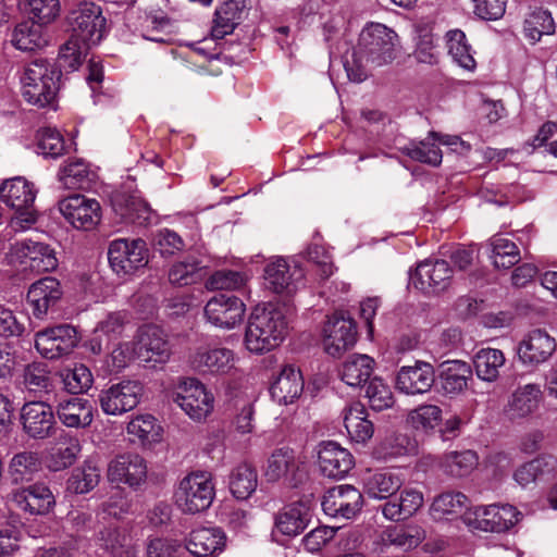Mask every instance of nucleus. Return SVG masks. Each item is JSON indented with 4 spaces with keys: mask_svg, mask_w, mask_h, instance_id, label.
Masks as SVG:
<instances>
[{
    "mask_svg": "<svg viewBox=\"0 0 557 557\" xmlns=\"http://www.w3.org/2000/svg\"><path fill=\"white\" fill-rule=\"evenodd\" d=\"M40 26L27 22L18 24L12 35L13 46L23 51H33L45 47L47 40L41 35Z\"/></svg>",
    "mask_w": 557,
    "mask_h": 557,
    "instance_id": "55",
    "label": "nucleus"
},
{
    "mask_svg": "<svg viewBox=\"0 0 557 557\" xmlns=\"http://www.w3.org/2000/svg\"><path fill=\"white\" fill-rule=\"evenodd\" d=\"M435 382L431 363L416 361L412 366H403L395 377V388L401 394L416 396L428 393Z\"/></svg>",
    "mask_w": 557,
    "mask_h": 557,
    "instance_id": "16",
    "label": "nucleus"
},
{
    "mask_svg": "<svg viewBox=\"0 0 557 557\" xmlns=\"http://www.w3.org/2000/svg\"><path fill=\"white\" fill-rule=\"evenodd\" d=\"M323 332L324 350L332 357L341 356L357 341L356 324L349 318L333 315L325 323Z\"/></svg>",
    "mask_w": 557,
    "mask_h": 557,
    "instance_id": "20",
    "label": "nucleus"
},
{
    "mask_svg": "<svg viewBox=\"0 0 557 557\" xmlns=\"http://www.w3.org/2000/svg\"><path fill=\"white\" fill-rule=\"evenodd\" d=\"M62 294L60 282L52 276L44 277L32 284L27 293V300L33 315L40 320L45 319L60 301Z\"/></svg>",
    "mask_w": 557,
    "mask_h": 557,
    "instance_id": "24",
    "label": "nucleus"
},
{
    "mask_svg": "<svg viewBox=\"0 0 557 557\" xmlns=\"http://www.w3.org/2000/svg\"><path fill=\"white\" fill-rule=\"evenodd\" d=\"M22 376L23 384L28 392L41 395L52 391L53 380L49 366L45 362L28 363L25 366Z\"/></svg>",
    "mask_w": 557,
    "mask_h": 557,
    "instance_id": "50",
    "label": "nucleus"
},
{
    "mask_svg": "<svg viewBox=\"0 0 557 557\" xmlns=\"http://www.w3.org/2000/svg\"><path fill=\"white\" fill-rule=\"evenodd\" d=\"M225 535L218 528H198L190 532L184 548L196 557H207L221 552Z\"/></svg>",
    "mask_w": 557,
    "mask_h": 557,
    "instance_id": "33",
    "label": "nucleus"
},
{
    "mask_svg": "<svg viewBox=\"0 0 557 557\" xmlns=\"http://www.w3.org/2000/svg\"><path fill=\"white\" fill-rule=\"evenodd\" d=\"M520 512L511 505L480 506L473 510V528L485 532H504L520 519Z\"/></svg>",
    "mask_w": 557,
    "mask_h": 557,
    "instance_id": "18",
    "label": "nucleus"
},
{
    "mask_svg": "<svg viewBox=\"0 0 557 557\" xmlns=\"http://www.w3.org/2000/svg\"><path fill=\"white\" fill-rule=\"evenodd\" d=\"M72 37L84 44L97 45L106 35L107 20L102 10L94 2H83L69 16Z\"/></svg>",
    "mask_w": 557,
    "mask_h": 557,
    "instance_id": "6",
    "label": "nucleus"
},
{
    "mask_svg": "<svg viewBox=\"0 0 557 557\" xmlns=\"http://www.w3.org/2000/svg\"><path fill=\"white\" fill-rule=\"evenodd\" d=\"M318 462L322 473L332 479L344 478L355 463L352 455L332 441L320 444Z\"/></svg>",
    "mask_w": 557,
    "mask_h": 557,
    "instance_id": "25",
    "label": "nucleus"
},
{
    "mask_svg": "<svg viewBox=\"0 0 557 557\" xmlns=\"http://www.w3.org/2000/svg\"><path fill=\"white\" fill-rule=\"evenodd\" d=\"M403 479L391 470L371 473L364 480V493L373 499H392L403 486Z\"/></svg>",
    "mask_w": 557,
    "mask_h": 557,
    "instance_id": "36",
    "label": "nucleus"
},
{
    "mask_svg": "<svg viewBox=\"0 0 557 557\" xmlns=\"http://www.w3.org/2000/svg\"><path fill=\"white\" fill-rule=\"evenodd\" d=\"M304 392V379L299 369L285 366L270 387L273 400L280 405L294 404Z\"/></svg>",
    "mask_w": 557,
    "mask_h": 557,
    "instance_id": "28",
    "label": "nucleus"
},
{
    "mask_svg": "<svg viewBox=\"0 0 557 557\" xmlns=\"http://www.w3.org/2000/svg\"><path fill=\"white\" fill-rule=\"evenodd\" d=\"M425 539V531L417 524L394 525L385 529L381 541L386 546L409 550L419 546Z\"/></svg>",
    "mask_w": 557,
    "mask_h": 557,
    "instance_id": "40",
    "label": "nucleus"
},
{
    "mask_svg": "<svg viewBox=\"0 0 557 557\" xmlns=\"http://www.w3.org/2000/svg\"><path fill=\"white\" fill-rule=\"evenodd\" d=\"M478 457L472 450L450 451L441 460L442 470L456 478L468 475L476 466Z\"/></svg>",
    "mask_w": 557,
    "mask_h": 557,
    "instance_id": "54",
    "label": "nucleus"
},
{
    "mask_svg": "<svg viewBox=\"0 0 557 557\" xmlns=\"http://www.w3.org/2000/svg\"><path fill=\"white\" fill-rule=\"evenodd\" d=\"M246 0H227L216 8L211 28L213 39H222L234 32L246 14Z\"/></svg>",
    "mask_w": 557,
    "mask_h": 557,
    "instance_id": "29",
    "label": "nucleus"
},
{
    "mask_svg": "<svg viewBox=\"0 0 557 557\" xmlns=\"http://www.w3.org/2000/svg\"><path fill=\"white\" fill-rule=\"evenodd\" d=\"M447 38V48L453 60L468 71L474 70L475 60L470 52L465 33L459 29L450 30Z\"/></svg>",
    "mask_w": 557,
    "mask_h": 557,
    "instance_id": "57",
    "label": "nucleus"
},
{
    "mask_svg": "<svg viewBox=\"0 0 557 557\" xmlns=\"http://www.w3.org/2000/svg\"><path fill=\"white\" fill-rule=\"evenodd\" d=\"M24 431L33 438H47L55 433V419L50 405L45 401H30L21 410Z\"/></svg>",
    "mask_w": 557,
    "mask_h": 557,
    "instance_id": "21",
    "label": "nucleus"
},
{
    "mask_svg": "<svg viewBox=\"0 0 557 557\" xmlns=\"http://www.w3.org/2000/svg\"><path fill=\"white\" fill-rule=\"evenodd\" d=\"M57 414L67 428H87L91 424L92 406L88 399L71 396L59 401Z\"/></svg>",
    "mask_w": 557,
    "mask_h": 557,
    "instance_id": "31",
    "label": "nucleus"
},
{
    "mask_svg": "<svg viewBox=\"0 0 557 557\" xmlns=\"http://www.w3.org/2000/svg\"><path fill=\"white\" fill-rule=\"evenodd\" d=\"M557 344L545 330L534 329L528 332L518 345L519 360L525 366H539L546 362L556 351Z\"/></svg>",
    "mask_w": 557,
    "mask_h": 557,
    "instance_id": "19",
    "label": "nucleus"
},
{
    "mask_svg": "<svg viewBox=\"0 0 557 557\" xmlns=\"http://www.w3.org/2000/svg\"><path fill=\"white\" fill-rule=\"evenodd\" d=\"M451 276L453 270L447 261L424 260L410 274V284L425 294L440 293L449 286Z\"/></svg>",
    "mask_w": 557,
    "mask_h": 557,
    "instance_id": "13",
    "label": "nucleus"
},
{
    "mask_svg": "<svg viewBox=\"0 0 557 557\" xmlns=\"http://www.w3.org/2000/svg\"><path fill=\"white\" fill-rule=\"evenodd\" d=\"M99 480V470L91 465H86L72 471L66 482V490L73 494H86L98 485Z\"/></svg>",
    "mask_w": 557,
    "mask_h": 557,
    "instance_id": "58",
    "label": "nucleus"
},
{
    "mask_svg": "<svg viewBox=\"0 0 557 557\" xmlns=\"http://www.w3.org/2000/svg\"><path fill=\"white\" fill-rule=\"evenodd\" d=\"M543 400V391L537 383L518 385L509 396L506 413L511 420L525 419L536 412Z\"/></svg>",
    "mask_w": 557,
    "mask_h": 557,
    "instance_id": "27",
    "label": "nucleus"
},
{
    "mask_svg": "<svg viewBox=\"0 0 557 557\" xmlns=\"http://www.w3.org/2000/svg\"><path fill=\"white\" fill-rule=\"evenodd\" d=\"M202 277L199 262L194 258L175 262L169 270V281L173 285L186 286L199 282Z\"/></svg>",
    "mask_w": 557,
    "mask_h": 557,
    "instance_id": "59",
    "label": "nucleus"
},
{
    "mask_svg": "<svg viewBox=\"0 0 557 557\" xmlns=\"http://www.w3.org/2000/svg\"><path fill=\"white\" fill-rule=\"evenodd\" d=\"M523 32L532 42L539 41L543 35H552L555 32V23L550 12L542 8H534L528 13Z\"/></svg>",
    "mask_w": 557,
    "mask_h": 557,
    "instance_id": "51",
    "label": "nucleus"
},
{
    "mask_svg": "<svg viewBox=\"0 0 557 557\" xmlns=\"http://www.w3.org/2000/svg\"><path fill=\"white\" fill-rule=\"evenodd\" d=\"M298 469L295 453L289 447L276 448L268 459L264 475L269 482H276L281 479L293 481Z\"/></svg>",
    "mask_w": 557,
    "mask_h": 557,
    "instance_id": "39",
    "label": "nucleus"
},
{
    "mask_svg": "<svg viewBox=\"0 0 557 557\" xmlns=\"http://www.w3.org/2000/svg\"><path fill=\"white\" fill-rule=\"evenodd\" d=\"M374 369V360L368 355H351L343 363L342 380L349 386L357 387L366 383Z\"/></svg>",
    "mask_w": 557,
    "mask_h": 557,
    "instance_id": "44",
    "label": "nucleus"
},
{
    "mask_svg": "<svg viewBox=\"0 0 557 557\" xmlns=\"http://www.w3.org/2000/svg\"><path fill=\"white\" fill-rule=\"evenodd\" d=\"M59 210L63 218L77 230L91 231L101 221L99 201L81 194L61 199Z\"/></svg>",
    "mask_w": 557,
    "mask_h": 557,
    "instance_id": "9",
    "label": "nucleus"
},
{
    "mask_svg": "<svg viewBox=\"0 0 557 557\" xmlns=\"http://www.w3.org/2000/svg\"><path fill=\"white\" fill-rule=\"evenodd\" d=\"M469 499L461 492H444L437 495L430 508L431 515L436 520L460 515L468 508Z\"/></svg>",
    "mask_w": 557,
    "mask_h": 557,
    "instance_id": "49",
    "label": "nucleus"
},
{
    "mask_svg": "<svg viewBox=\"0 0 557 557\" xmlns=\"http://www.w3.org/2000/svg\"><path fill=\"white\" fill-rule=\"evenodd\" d=\"M64 387L71 394H81L88 391L94 382L91 371L85 364H76L73 369L61 372Z\"/></svg>",
    "mask_w": 557,
    "mask_h": 557,
    "instance_id": "61",
    "label": "nucleus"
},
{
    "mask_svg": "<svg viewBox=\"0 0 557 557\" xmlns=\"http://www.w3.org/2000/svg\"><path fill=\"white\" fill-rule=\"evenodd\" d=\"M143 396L138 381L125 380L104 388L99 394V405L106 414L120 416L133 410Z\"/></svg>",
    "mask_w": 557,
    "mask_h": 557,
    "instance_id": "10",
    "label": "nucleus"
},
{
    "mask_svg": "<svg viewBox=\"0 0 557 557\" xmlns=\"http://www.w3.org/2000/svg\"><path fill=\"white\" fill-rule=\"evenodd\" d=\"M344 425L349 437L357 443H366L374 433V425L368 419L364 406L352 403L343 412Z\"/></svg>",
    "mask_w": 557,
    "mask_h": 557,
    "instance_id": "37",
    "label": "nucleus"
},
{
    "mask_svg": "<svg viewBox=\"0 0 557 557\" xmlns=\"http://www.w3.org/2000/svg\"><path fill=\"white\" fill-rule=\"evenodd\" d=\"M491 247L493 263L496 268L508 269L520 259L518 247L508 238L493 237Z\"/></svg>",
    "mask_w": 557,
    "mask_h": 557,
    "instance_id": "60",
    "label": "nucleus"
},
{
    "mask_svg": "<svg viewBox=\"0 0 557 557\" xmlns=\"http://www.w3.org/2000/svg\"><path fill=\"white\" fill-rule=\"evenodd\" d=\"M97 543L111 557H136V549L119 528L107 527L97 534Z\"/></svg>",
    "mask_w": 557,
    "mask_h": 557,
    "instance_id": "46",
    "label": "nucleus"
},
{
    "mask_svg": "<svg viewBox=\"0 0 557 557\" xmlns=\"http://www.w3.org/2000/svg\"><path fill=\"white\" fill-rule=\"evenodd\" d=\"M246 312L244 301L236 296L219 294L205 306V317L209 323L221 329H234L240 324Z\"/></svg>",
    "mask_w": 557,
    "mask_h": 557,
    "instance_id": "14",
    "label": "nucleus"
},
{
    "mask_svg": "<svg viewBox=\"0 0 557 557\" xmlns=\"http://www.w3.org/2000/svg\"><path fill=\"white\" fill-rule=\"evenodd\" d=\"M59 180L67 189H87L95 180V173L82 159L66 160L59 171Z\"/></svg>",
    "mask_w": 557,
    "mask_h": 557,
    "instance_id": "41",
    "label": "nucleus"
},
{
    "mask_svg": "<svg viewBox=\"0 0 557 557\" xmlns=\"http://www.w3.org/2000/svg\"><path fill=\"white\" fill-rule=\"evenodd\" d=\"M366 396L371 408L375 411L391 408L394 404V396L389 386L379 377L370 381L367 386Z\"/></svg>",
    "mask_w": 557,
    "mask_h": 557,
    "instance_id": "63",
    "label": "nucleus"
},
{
    "mask_svg": "<svg viewBox=\"0 0 557 557\" xmlns=\"http://www.w3.org/2000/svg\"><path fill=\"white\" fill-rule=\"evenodd\" d=\"M403 152L412 160L434 166L442 162V151L434 143H430L429 140H422L419 144H410L403 148Z\"/></svg>",
    "mask_w": 557,
    "mask_h": 557,
    "instance_id": "64",
    "label": "nucleus"
},
{
    "mask_svg": "<svg viewBox=\"0 0 557 557\" xmlns=\"http://www.w3.org/2000/svg\"><path fill=\"white\" fill-rule=\"evenodd\" d=\"M90 45L84 44L77 38H71L60 48L58 66L60 72H72L79 67L85 59Z\"/></svg>",
    "mask_w": 557,
    "mask_h": 557,
    "instance_id": "56",
    "label": "nucleus"
},
{
    "mask_svg": "<svg viewBox=\"0 0 557 557\" xmlns=\"http://www.w3.org/2000/svg\"><path fill=\"white\" fill-rule=\"evenodd\" d=\"M40 469V458L37 453L33 451L14 455L9 465V473L15 483L30 481Z\"/></svg>",
    "mask_w": 557,
    "mask_h": 557,
    "instance_id": "52",
    "label": "nucleus"
},
{
    "mask_svg": "<svg viewBox=\"0 0 557 557\" xmlns=\"http://www.w3.org/2000/svg\"><path fill=\"white\" fill-rule=\"evenodd\" d=\"M60 77V70L47 60H35L25 66L21 76L22 96L34 106H49L55 99Z\"/></svg>",
    "mask_w": 557,
    "mask_h": 557,
    "instance_id": "4",
    "label": "nucleus"
},
{
    "mask_svg": "<svg viewBox=\"0 0 557 557\" xmlns=\"http://www.w3.org/2000/svg\"><path fill=\"white\" fill-rule=\"evenodd\" d=\"M113 208L124 220L133 223L144 224L150 219L148 203L137 195L116 194Z\"/></svg>",
    "mask_w": 557,
    "mask_h": 557,
    "instance_id": "45",
    "label": "nucleus"
},
{
    "mask_svg": "<svg viewBox=\"0 0 557 557\" xmlns=\"http://www.w3.org/2000/svg\"><path fill=\"white\" fill-rule=\"evenodd\" d=\"M195 369L210 373H226L234 366V355L226 348H199L191 357Z\"/></svg>",
    "mask_w": 557,
    "mask_h": 557,
    "instance_id": "35",
    "label": "nucleus"
},
{
    "mask_svg": "<svg viewBox=\"0 0 557 557\" xmlns=\"http://www.w3.org/2000/svg\"><path fill=\"white\" fill-rule=\"evenodd\" d=\"M79 451V442L76 437L61 430L50 454L49 468L60 471L72 466Z\"/></svg>",
    "mask_w": 557,
    "mask_h": 557,
    "instance_id": "42",
    "label": "nucleus"
},
{
    "mask_svg": "<svg viewBox=\"0 0 557 557\" xmlns=\"http://www.w3.org/2000/svg\"><path fill=\"white\" fill-rule=\"evenodd\" d=\"M37 190L34 184L22 176L5 180L0 187V198L14 213L9 226L14 232L33 227L38 220L35 208Z\"/></svg>",
    "mask_w": 557,
    "mask_h": 557,
    "instance_id": "3",
    "label": "nucleus"
},
{
    "mask_svg": "<svg viewBox=\"0 0 557 557\" xmlns=\"http://www.w3.org/2000/svg\"><path fill=\"white\" fill-rule=\"evenodd\" d=\"M556 472L557 459L550 455H542L519 466L513 472V480L521 487H528L549 479Z\"/></svg>",
    "mask_w": 557,
    "mask_h": 557,
    "instance_id": "32",
    "label": "nucleus"
},
{
    "mask_svg": "<svg viewBox=\"0 0 557 557\" xmlns=\"http://www.w3.org/2000/svg\"><path fill=\"white\" fill-rule=\"evenodd\" d=\"M215 496L211 474L196 471L184 476L175 492V502L185 513H198L207 510Z\"/></svg>",
    "mask_w": 557,
    "mask_h": 557,
    "instance_id": "5",
    "label": "nucleus"
},
{
    "mask_svg": "<svg viewBox=\"0 0 557 557\" xmlns=\"http://www.w3.org/2000/svg\"><path fill=\"white\" fill-rule=\"evenodd\" d=\"M473 363L480 380L494 382L499 376V369L505 364V356L499 349L482 348L475 354Z\"/></svg>",
    "mask_w": 557,
    "mask_h": 557,
    "instance_id": "48",
    "label": "nucleus"
},
{
    "mask_svg": "<svg viewBox=\"0 0 557 557\" xmlns=\"http://www.w3.org/2000/svg\"><path fill=\"white\" fill-rule=\"evenodd\" d=\"M77 343L76 330L67 324L48 327L35 334V348L46 359L69 355Z\"/></svg>",
    "mask_w": 557,
    "mask_h": 557,
    "instance_id": "11",
    "label": "nucleus"
},
{
    "mask_svg": "<svg viewBox=\"0 0 557 557\" xmlns=\"http://www.w3.org/2000/svg\"><path fill=\"white\" fill-rule=\"evenodd\" d=\"M136 358L144 363H164L169 360L171 350L163 331L156 325H145L139 329L136 342Z\"/></svg>",
    "mask_w": 557,
    "mask_h": 557,
    "instance_id": "15",
    "label": "nucleus"
},
{
    "mask_svg": "<svg viewBox=\"0 0 557 557\" xmlns=\"http://www.w3.org/2000/svg\"><path fill=\"white\" fill-rule=\"evenodd\" d=\"M20 5L39 25L52 23L61 12L59 0H20Z\"/></svg>",
    "mask_w": 557,
    "mask_h": 557,
    "instance_id": "53",
    "label": "nucleus"
},
{
    "mask_svg": "<svg viewBox=\"0 0 557 557\" xmlns=\"http://www.w3.org/2000/svg\"><path fill=\"white\" fill-rule=\"evenodd\" d=\"M108 259L116 274H132L148 263V249L143 239L120 238L110 244Z\"/></svg>",
    "mask_w": 557,
    "mask_h": 557,
    "instance_id": "8",
    "label": "nucleus"
},
{
    "mask_svg": "<svg viewBox=\"0 0 557 557\" xmlns=\"http://www.w3.org/2000/svg\"><path fill=\"white\" fill-rule=\"evenodd\" d=\"M442 410L435 405H421L409 411L407 421L416 430L429 431L440 424Z\"/></svg>",
    "mask_w": 557,
    "mask_h": 557,
    "instance_id": "62",
    "label": "nucleus"
},
{
    "mask_svg": "<svg viewBox=\"0 0 557 557\" xmlns=\"http://www.w3.org/2000/svg\"><path fill=\"white\" fill-rule=\"evenodd\" d=\"M287 333L284 312L273 306L256 307L245 334V345L251 352L263 354L277 347Z\"/></svg>",
    "mask_w": 557,
    "mask_h": 557,
    "instance_id": "2",
    "label": "nucleus"
},
{
    "mask_svg": "<svg viewBox=\"0 0 557 557\" xmlns=\"http://www.w3.org/2000/svg\"><path fill=\"white\" fill-rule=\"evenodd\" d=\"M471 374V368L467 362L448 360L442 364L440 374L442 388L447 394H458L467 387Z\"/></svg>",
    "mask_w": 557,
    "mask_h": 557,
    "instance_id": "43",
    "label": "nucleus"
},
{
    "mask_svg": "<svg viewBox=\"0 0 557 557\" xmlns=\"http://www.w3.org/2000/svg\"><path fill=\"white\" fill-rule=\"evenodd\" d=\"M16 255L24 271L42 273L53 271L58 267L54 249L45 243L23 240L16 246Z\"/></svg>",
    "mask_w": 557,
    "mask_h": 557,
    "instance_id": "22",
    "label": "nucleus"
},
{
    "mask_svg": "<svg viewBox=\"0 0 557 557\" xmlns=\"http://www.w3.org/2000/svg\"><path fill=\"white\" fill-rule=\"evenodd\" d=\"M107 478L111 483L138 488L147 480L146 460L134 453L119 455L108 463Z\"/></svg>",
    "mask_w": 557,
    "mask_h": 557,
    "instance_id": "12",
    "label": "nucleus"
},
{
    "mask_svg": "<svg viewBox=\"0 0 557 557\" xmlns=\"http://www.w3.org/2000/svg\"><path fill=\"white\" fill-rule=\"evenodd\" d=\"M309 519V507L304 503H293L277 513L275 528L284 535L296 536L306 529Z\"/></svg>",
    "mask_w": 557,
    "mask_h": 557,
    "instance_id": "38",
    "label": "nucleus"
},
{
    "mask_svg": "<svg viewBox=\"0 0 557 557\" xmlns=\"http://www.w3.org/2000/svg\"><path fill=\"white\" fill-rule=\"evenodd\" d=\"M129 441L143 447H151L162 440L163 428L158 420L149 414H138L126 425Z\"/></svg>",
    "mask_w": 557,
    "mask_h": 557,
    "instance_id": "34",
    "label": "nucleus"
},
{
    "mask_svg": "<svg viewBox=\"0 0 557 557\" xmlns=\"http://www.w3.org/2000/svg\"><path fill=\"white\" fill-rule=\"evenodd\" d=\"M10 500L18 509L30 515H46L55 504L51 490L44 483H34L12 491Z\"/></svg>",
    "mask_w": 557,
    "mask_h": 557,
    "instance_id": "23",
    "label": "nucleus"
},
{
    "mask_svg": "<svg viewBox=\"0 0 557 557\" xmlns=\"http://www.w3.org/2000/svg\"><path fill=\"white\" fill-rule=\"evenodd\" d=\"M230 491L237 499H247L258 486L256 469L243 462L236 466L230 474Z\"/></svg>",
    "mask_w": 557,
    "mask_h": 557,
    "instance_id": "47",
    "label": "nucleus"
},
{
    "mask_svg": "<svg viewBox=\"0 0 557 557\" xmlns=\"http://www.w3.org/2000/svg\"><path fill=\"white\" fill-rule=\"evenodd\" d=\"M321 505L323 511L331 517L350 519L362 507V494L352 485H337L327 490Z\"/></svg>",
    "mask_w": 557,
    "mask_h": 557,
    "instance_id": "17",
    "label": "nucleus"
},
{
    "mask_svg": "<svg viewBox=\"0 0 557 557\" xmlns=\"http://www.w3.org/2000/svg\"><path fill=\"white\" fill-rule=\"evenodd\" d=\"M174 403L193 420L202 421L213 410L214 397L194 377H185L178 385Z\"/></svg>",
    "mask_w": 557,
    "mask_h": 557,
    "instance_id": "7",
    "label": "nucleus"
},
{
    "mask_svg": "<svg viewBox=\"0 0 557 557\" xmlns=\"http://www.w3.org/2000/svg\"><path fill=\"white\" fill-rule=\"evenodd\" d=\"M397 34L381 23L367 24L360 35L358 47L352 54V62L345 69L350 81L360 83L368 72L391 63L396 57Z\"/></svg>",
    "mask_w": 557,
    "mask_h": 557,
    "instance_id": "1",
    "label": "nucleus"
},
{
    "mask_svg": "<svg viewBox=\"0 0 557 557\" xmlns=\"http://www.w3.org/2000/svg\"><path fill=\"white\" fill-rule=\"evenodd\" d=\"M421 491L406 487L398 496H394L382 506L383 516L392 521H399L413 516L423 505Z\"/></svg>",
    "mask_w": 557,
    "mask_h": 557,
    "instance_id": "30",
    "label": "nucleus"
},
{
    "mask_svg": "<svg viewBox=\"0 0 557 557\" xmlns=\"http://www.w3.org/2000/svg\"><path fill=\"white\" fill-rule=\"evenodd\" d=\"M264 278L273 292L292 294L301 283L304 270L297 264H288L283 258H277L265 267Z\"/></svg>",
    "mask_w": 557,
    "mask_h": 557,
    "instance_id": "26",
    "label": "nucleus"
}]
</instances>
